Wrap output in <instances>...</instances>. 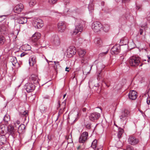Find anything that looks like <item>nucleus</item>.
<instances>
[{"instance_id": "nucleus-1", "label": "nucleus", "mask_w": 150, "mask_h": 150, "mask_svg": "<svg viewBox=\"0 0 150 150\" xmlns=\"http://www.w3.org/2000/svg\"><path fill=\"white\" fill-rule=\"evenodd\" d=\"M86 22L82 20H77L76 21V24L77 25H76V28L73 32H71V35H73L79 34L82 31V27L84 26Z\"/></svg>"}, {"instance_id": "nucleus-2", "label": "nucleus", "mask_w": 150, "mask_h": 150, "mask_svg": "<svg viewBox=\"0 0 150 150\" xmlns=\"http://www.w3.org/2000/svg\"><path fill=\"white\" fill-rule=\"evenodd\" d=\"M103 27L101 23L98 21L94 22L92 24V29L95 32L98 33L100 31Z\"/></svg>"}, {"instance_id": "nucleus-3", "label": "nucleus", "mask_w": 150, "mask_h": 150, "mask_svg": "<svg viewBox=\"0 0 150 150\" xmlns=\"http://www.w3.org/2000/svg\"><path fill=\"white\" fill-rule=\"evenodd\" d=\"M140 62L139 57L133 56L130 57L129 60L130 65L132 66H136L138 65Z\"/></svg>"}, {"instance_id": "nucleus-4", "label": "nucleus", "mask_w": 150, "mask_h": 150, "mask_svg": "<svg viewBox=\"0 0 150 150\" xmlns=\"http://www.w3.org/2000/svg\"><path fill=\"white\" fill-rule=\"evenodd\" d=\"M120 45L117 44L112 47L111 50V52L112 55L117 54L120 53Z\"/></svg>"}, {"instance_id": "nucleus-5", "label": "nucleus", "mask_w": 150, "mask_h": 150, "mask_svg": "<svg viewBox=\"0 0 150 150\" xmlns=\"http://www.w3.org/2000/svg\"><path fill=\"white\" fill-rule=\"evenodd\" d=\"M24 88L28 93L33 91L35 88V86L31 83H26L24 86Z\"/></svg>"}, {"instance_id": "nucleus-6", "label": "nucleus", "mask_w": 150, "mask_h": 150, "mask_svg": "<svg viewBox=\"0 0 150 150\" xmlns=\"http://www.w3.org/2000/svg\"><path fill=\"white\" fill-rule=\"evenodd\" d=\"M88 137V133L86 132L82 133L79 138V142L81 143H84L87 139Z\"/></svg>"}, {"instance_id": "nucleus-7", "label": "nucleus", "mask_w": 150, "mask_h": 150, "mask_svg": "<svg viewBox=\"0 0 150 150\" xmlns=\"http://www.w3.org/2000/svg\"><path fill=\"white\" fill-rule=\"evenodd\" d=\"M67 27V24L64 21H60L58 24V29L60 32L64 31Z\"/></svg>"}, {"instance_id": "nucleus-8", "label": "nucleus", "mask_w": 150, "mask_h": 150, "mask_svg": "<svg viewBox=\"0 0 150 150\" xmlns=\"http://www.w3.org/2000/svg\"><path fill=\"white\" fill-rule=\"evenodd\" d=\"M100 116V113L95 112L91 113L89 116V118L91 121H94L98 120Z\"/></svg>"}, {"instance_id": "nucleus-9", "label": "nucleus", "mask_w": 150, "mask_h": 150, "mask_svg": "<svg viewBox=\"0 0 150 150\" xmlns=\"http://www.w3.org/2000/svg\"><path fill=\"white\" fill-rule=\"evenodd\" d=\"M16 129L14 128L13 126L10 125L8 126H7L6 134L8 133L13 136L15 134Z\"/></svg>"}, {"instance_id": "nucleus-10", "label": "nucleus", "mask_w": 150, "mask_h": 150, "mask_svg": "<svg viewBox=\"0 0 150 150\" xmlns=\"http://www.w3.org/2000/svg\"><path fill=\"white\" fill-rule=\"evenodd\" d=\"M128 140L129 143L132 145L136 144L139 142V140L138 139L131 136L129 137Z\"/></svg>"}, {"instance_id": "nucleus-11", "label": "nucleus", "mask_w": 150, "mask_h": 150, "mask_svg": "<svg viewBox=\"0 0 150 150\" xmlns=\"http://www.w3.org/2000/svg\"><path fill=\"white\" fill-rule=\"evenodd\" d=\"M69 48L67 51V56L69 58L72 57L76 53V50L74 47Z\"/></svg>"}, {"instance_id": "nucleus-12", "label": "nucleus", "mask_w": 150, "mask_h": 150, "mask_svg": "<svg viewBox=\"0 0 150 150\" xmlns=\"http://www.w3.org/2000/svg\"><path fill=\"white\" fill-rule=\"evenodd\" d=\"M0 33L2 35L1 38H4V35L8 36V29L5 26L3 25L0 27Z\"/></svg>"}, {"instance_id": "nucleus-13", "label": "nucleus", "mask_w": 150, "mask_h": 150, "mask_svg": "<svg viewBox=\"0 0 150 150\" xmlns=\"http://www.w3.org/2000/svg\"><path fill=\"white\" fill-rule=\"evenodd\" d=\"M130 112L127 110L125 109L122 112L121 115L120 116V119L124 120L126 119V117L130 115Z\"/></svg>"}, {"instance_id": "nucleus-14", "label": "nucleus", "mask_w": 150, "mask_h": 150, "mask_svg": "<svg viewBox=\"0 0 150 150\" xmlns=\"http://www.w3.org/2000/svg\"><path fill=\"white\" fill-rule=\"evenodd\" d=\"M23 4H20L16 5L14 8V12L19 13L23 10Z\"/></svg>"}, {"instance_id": "nucleus-15", "label": "nucleus", "mask_w": 150, "mask_h": 150, "mask_svg": "<svg viewBox=\"0 0 150 150\" xmlns=\"http://www.w3.org/2000/svg\"><path fill=\"white\" fill-rule=\"evenodd\" d=\"M30 80L33 82L34 83L37 84L38 83L39 79L38 75L32 74L30 77Z\"/></svg>"}, {"instance_id": "nucleus-16", "label": "nucleus", "mask_w": 150, "mask_h": 150, "mask_svg": "<svg viewBox=\"0 0 150 150\" xmlns=\"http://www.w3.org/2000/svg\"><path fill=\"white\" fill-rule=\"evenodd\" d=\"M137 93L134 90L130 91L128 95L129 98L132 100H135L137 97Z\"/></svg>"}, {"instance_id": "nucleus-17", "label": "nucleus", "mask_w": 150, "mask_h": 150, "mask_svg": "<svg viewBox=\"0 0 150 150\" xmlns=\"http://www.w3.org/2000/svg\"><path fill=\"white\" fill-rule=\"evenodd\" d=\"M19 31L18 30L14 29V30L11 32L10 33L8 34V38L13 37V38H17V36L18 34Z\"/></svg>"}, {"instance_id": "nucleus-18", "label": "nucleus", "mask_w": 150, "mask_h": 150, "mask_svg": "<svg viewBox=\"0 0 150 150\" xmlns=\"http://www.w3.org/2000/svg\"><path fill=\"white\" fill-rule=\"evenodd\" d=\"M35 24H36L38 28H40L43 26V21L40 18H38L35 21Z\"/></svg>"}, {"instance_id": "nucleus-19", "label": "nucleus", "mask_w": 150, "mask_h": 150, "mask_svg": "<svg viewBox=\"0 0 150 150\" xmlns=\"http://www.w3.org/2000/svg\"><path fill=\"white\" fill-rule=\"evenodd\" d=\"M36 57L35 56H33L30 57L29 60V64L30 66H33L36 63Z\"/></svg>"}, {"instance_id": "nucleus-20", "label": "nucleus", "mask_w": 150, "mask_h": 150, "mask_svg": "<svg viewBox=\"0 0 150 150\" xmlns=\"http://www.w3.org/2000/svg\"><path fill=\"white\" fill-rule=\"evenodd\" d=\"M25 127L23 124H21L18 127V132L19 133H22L25 132Z\"/></svg>"}, {"instance_id": "nucleus-21", "label": "nucleus", "mask_w": 150, "mask_h": 150, "mask_svg": "<svg viewBox=\"0 0 150 150\" xmlns=\"http://www.w3.org/2000/svg\"><path fill=\"white\" fill-rule=\"evenodd\" d=\"M7 126L4 125H0V134H6Z\"/></svg>"}, {"instance_id": "nucleus-22", "label": "nucleus", "mask_w": 150, "mask_h": 150, "mask_svg": "<svg viewBox=\"0 0 150 150\" xmlns=\"http://www.w3.org/2000/svg\"><path fill=\"white\" fill-rule=\"evenodd\" d=\"M6 138L4 135L0 136V144L2 145L6 143Z\"/></svg>"}, {"instance_id": "nucleus-23", "label": "nucleus", "mask_w": 150, "mask_h": 150, "mask_svg": "<svg viewBox=\"0 0 150 150\" xmlns=\"http://www.w3.org/2000/svg\"><path fill=\"white\" fill-rule=\"evenodd\" d=\"M3 121L5 125L8 123V122L10 121V117L8 114H6L4 116Z\"/></svg>"}, {"instance_id": "nucleus-24", "label": "nucleus", "mask_w": 150, "mask_h": 150, "mask_svg": "<svg viewBox=\"0 0 150 150\" xmlns=\"http://www.w3.org/2000/svg\"><path fill=\"white\" fill-rule=\"evenodd\" d=\"M129 40L128 38H122L120 40V44L121 45H126L128 43Z\"/></svg>"}, {"instance_id": "nucleus-25", "label": "nucleus", "mask_w": 150, "mask_h": 150, "mask_svg": "<svg viewBox=\"0 0 150 150\" xmlns=\"http://www.w3.org/2000/svg\"><path fill=\"white\" fill-rule=\"evenodd\" d=\"M20 115H21V117H23L25 120L27 116L28 115V111L27 110H25L22 113H20Z\"/></svg>"}, {"instance_id": "nucleus-26", "label": "nucleus", "mask_w": 150, "mask_h": 150, "mask_svg": "<svg viewBox=\"0 0 150 150\" xmlns=\"http://www.w3.org/2000/svg\"><path fill=\"white\" fill-rule=\"evenodd\" d=\"M94 40L95 43L98 46L101 45L102 44V41L100 38H95Z\"/></svg>"}, {"instance_id": "nucleus-27", "label": "nucleus", "mask_w": 150, "mask_h": 150, "mask_svg": "<svg viewBox=\"0 0 150 150\" xmlns=\"http://www.w3.org/2000/svg\"><path fill=\"white\" fill-rule=\"evenodd\" d=\"M124 132L123 129L119 127L118 128V131L117 134V136L118 138L120 139L121 137V136Z\"/></svg>"}, {"instance_id": "nucleus-28", "label": "nucleus", "mask_w": 150, "mask_h": 150, "mask_svg": "<svg viewBox=\"0 0 150 150\" xmlns=\"http://www.w3.org/2000/svg\"><path fill=\"white\" fill-rule=\"evenodd\" d=\"M79 56L82 57L86 54V52L85 50L81 49L79 50Z\"/></svg>"}, {"instance_id": "nucleus-29", "label": "nucleus", "mask_w": 150, "mask_h": 150, "mask_svg": "<svg viewBox=\"0 0 150 150\" xmlns=\"http://www.w3.org/2000/svg\"><path fill=\"white\" fill-rule=\"evenodd\" d=\"M27 22V19L25 18H21L18 21V23L19 24H24Z\"/></svg>"}, {"instance_id": "nucleus-30", "label": "nucleus", "mask_w": 150, "mask_h": 150, "mask_svg": "<svg viewBox=\"0 0 150 150\" xmlns=\"http://www.w3.org/2000/svg\"><path fill=\"white\" fill-rule=\"evenodd\" d=\"M103 29L105 32H108L110 29V26L108 24H105L103 26Z\"/></svg>"}, {"instance_id": "nucleus-31", "label": "nucleus", "mask_w": 150, "mask_h": 150, "mask_svg": "<svg viewBox=\"0 0 150 150\" xmlns=\"http://www.w3.org/2000/svg\"><path fill=\"white\" fill-rule=\"evenodd\" d=\"M85 148V145L84 143L80 144L77 147V150H84Z\"/></svg>"}, {"instance_id": "nucleus-32", "label": "nucleus", "mask_w": 150, "mask_h": 150, "mask_svg": "<svg viewBox=\"0 0 150 150\" xmlns=\"http://www.w3.org/2000/svg\"><path fill=\"white\" fill-rule=\"evenodd\" d=\"M97 141L96 139L94 140L92 142L91 147L93 149L96 148L97 147Z\"/></svg>"}, {"instance_id": "nucleus-33", "label": "nucleus", "mask_w": 150, "mask_h": 150, "mask_svg": "<svg viewBox=\"0 0 150 150\" xmlns=\"http://www.w3.org/2000/svg\"><path fill=\"white\" fill-rule=\"evenodd\" d=\"M65 100H65L64 102H63L62 103L63 104V105H64V107L61 109H60L59 110V113L60 114H62L63 112L64 109H65V105H66V101H65Z\"/></svg>"}, {"instance_id": "nucleus-34", "label": "nucleus", "mask_w": 150, "mask_h": 150, "mask_svg": "<svg viewBox=\"0 0 150 150\" xmlns=\"http://www.w3.org/2000/svg\"><path fill=\"white\" fill-rule=\"evenodd\" d=\"M12 62L13 66H15L16 64L17 63V61L15 57H13L11 59Z\"/></svg>"}, {"instance_id": "nucleus-35", "label": "nucleus", "mask_w": 150, "mask_h": 150, "mask_svg": "<svg viewBox=\"0 0 150 150\" xmlns=\"http://www.w3.org/2000/svg\"><path fill=\"white\" fill-rule=\"evenodd\" d=\"M41 35V34L40 33L36 32L32 35V36L31 38H34L35 37V38H39L40 37Z\"/></svg>"}, {"instance_id": "nucleus-36", "label": "nucleus", "mask_w": 150, "mask_h": 150, "mask_svg": "<svg viewBox=\"0 0 150 150\" xmlns=\"http://www.w3.org/2000/svg\"><path fill=\"white\" fill-rule=\"evenodd\" d=\"M38 38H32L31 40L33 43H34V45H37V42L38 40Z\"/></svg>"}, {"instance_id": "nucleus-37", "label": "nucleus", "mask_w": 150, "mask_h": 150, "mask_svg": "<svg viewBox=\"0 0 150 150\" xmlns=\"http://www.w3.org/2000/svg\"><path fill=\"white\" fill-rule=\"evenodd\" d=\"M36 2L35 0H30L29 2V4L30 6H32L35 4Z\"/></svg>"}, {"instance_id": "nucleus-38", "label": "nucleus", "mask_w": 150, "mask_h": 150, "mask_svg": "<svg viewBox=\"0 0 150 150\" xmlns=\"http://www.w3.org/2000/svg\"><path fill=\"white\" fill-rule=\"evenodd\" d=\"M88 9L89 11L91 12H92V11L93 10V5L92 4H89Z\"/></svg>"}, {"instance_id": "nucleus-39", "label": "nucleus", "mask_w": 150, "mask_h": 150, "mask_svg": "<svg viewBox=\"0 0 150 150\" xmlns=\"http://www.w3.org/2000/svg\"><path fill=\"white\" fill-rule=\"evenodd\" d=\"M108 50H109L108 49H107V51L106 52H102L101 53H100L99 54V56L102 57L103 56H104V55H106V54H107V53L108 51Z\"/></svg>"}, {"instance_id": "nucleus-40", "label": "nucleus", "mask_w": 150, "mask_h": 150, "mask_svg": "<svg viewBox=\"0 0 150 150\" xmlns=\"http://www.w3.org/2000/svg\"><path fill=\"white\" fill-rule=\"evenodd\" d=\"M24 47H26L27 48L25 50V51L26 50H30L31 47L30 46L28 45H25L24 46Z\"/></svg>"}, {"instance_id": "nucleus-41", "label": "nucleus", "mask_w": 150, "mask_h": 150, "mask_svg": "<svg viewBox=\"0 0 150 150\" xmlns=\"http://www.w3.org/2000/svg\"><path fill=\"white\" fill-rule=\"evenodd\" d=\"M58 0H49V2L50 4H52L56 3Z\"/></svg>"}, {"instance_id": "nucleus-42", "label": "nucleus", "mask_w": 150, "mask_h": 150, "mask_svg": "<svg viewBox=\"0 0 150 150\" xmlns=\"http://www.w3.org/2000/svg\"><path fill=\"white\" fill-rule=\"evenodd\" d=\"M126 150H133L132 146L130 145H128L126 147Z\"/></svg>"}, {"instance_id": "nucleus-43", "label": "nucleus", "mask_w": 150, "mask_h": 150, "mask_svg": "<svg viewBox=\"0 0 150 150\" xmlns=\"http://www.w3.org/2000/svg\"><path fill=\"white\" fill-rule=\"evenodd\" d=\"M40 110L42 112H44L45 110V108L43 106H41L40 107Z\"/></svg>"}, {"instance_id": "nucleus-44", "label": "nucleus", "mask_w": 150, "mask_h": 150, "mask_svg": "<svg viewBox=\"0 0 150 150\" xmlns=\"http://www.w3.org/2000/svg\"><path fill=\"white\" fill-rule=\"evenodd\" d=\"M87 61L85 60L84 57H82L81 60V63L85 64V63Z\"/></svg>"}, {"instance_id": "nucleus-45", "label": "nucleus", "mask_w": 150, "mask_h": 150, "mask_svg": "<svg viewBox=\"0 0 150 150\" xmlns=\"http://www.w3.org/2000/svg\"><path fill=\"white\" fill-rule=\"evenodd\" d=\"M91 124H88L86 125V127L88 129H89L91 128Z\"/></svg>"}, {"instance_id": "nucleus-46", "label": "nucleus", "mask_w": 150, "mask_h": 150, "mask_svg": "<svg viewBox=\"0 0 150 150\" xmlns=\"http://www.w3.org/2000/svg\"><path fill=\"white\" fill-rule=\"evenodd\" d=\"M5 41V40L4 39H3V38H0V44H3Z\"/></svg>"}, {"instance_id": "nucleus-47", "label": "nucleus", "mask_w": 150, "mask_h": 150, "mask_svg": "<svg viewBox=\"0 0 150 150\" xmlns=\"http://www.w3.org/2000/svg\"><path fill=\"white\" fill-rule=\"evenodd\" d=\"M95 150H103L102 146H100V147H99L97 146Z\"/></svg>"}, {"instance_id": "nucleus-48", "label": "nucleus", "mask_w": 150, "mask_h": 150, "mask_svg": "<svg viewBox=\"0 0 150 150\" xmlns=\"http://www.w3.org/2000/svg\"><path fill=\"white\" fill-rule=\"evenodd\" d=\"M27 54V53L25 52H23L21 54L20 56L21 57H22L24 56L25 55Z\"/></svg>"}, {"instance_id": "nucleus-49", "label": "nucleus", "mask_w": 150, "mask_h": 150, "mask_svg": "<svg viewBox=\"0 0 150 150\" xmlns=\"http://www.w3.org/2000/svg\"><path fill=\"white\" fill-rule=\"evenodd\" d=\"M18 126H19L17 125L16 124V123H14V125L13 126V127L14 128H18Z\"/></svg>"}, {"instance_id": "nucleus-50", "label": "nucleus", "mask_w": 150, "mask_h": 150, "mask_svg": "<svg viewBox=\"0 0 150 150\" xmlns=\"http://www.w3.org/2000/svg\"><path fill=\"white\" fill-rule=\"evenodd\" d=\"M147 103L149 105L150 103V97L148 98L147 99Z\"/></svg>"}, {"instance_id": "nucleus-51", "label": "nucleus", "mask_w": 150, "mask_h": 150, "mask_svg": "<svg viewBox=\"0 0 150 150\" xmlns=\"http://www.w3.org/2000/svg\"><path fill=\"white\" fill-rule=\"evenodd\" d=\"M91 68L89 70V71H85V69H84L83 70V73H84V72L85 73H87V74H88L89 73V72L90 71H91Z\"/></svg>"}, {"instance_id": "nucleus-52", "label": "nucleus", "mask_w": 150, "mask_h": 150, "mask_svg": "<svg viewBox=\"0 0 150 150\" xmlns=\"http://www.w3.org/2000/svg\"><path fill=\"white\" fill-rule=\"evenodd\" d=\"M15 123H16V124L18 126L20 124V121L18 120H17L16 122Z\"/></svg>"}, {"instance_id": "nucleus-53", "label": "nucleus", "mask_w": 150, "mask_h": 150, "mask_svg": "<svg viewBox=\"0 0 150 150\" xmlns=\"http://www.w3.org/2000/svg\"><path fill=\"white\" fill-rule=\"evenodd\" d=\"M143 31V30H142L141 29H140L139 33H140V35H141L142 34Z\"/></svg>"}, {"instance_id": "nucleus-54", "label": "nucleus", "mask_w": 150, "mask_h": 150, "mask_svg": "<svg viewBox=\"0 0 150 150\" xmlns=\"http://www.w3.org/2000/svg\"><path fill=\"white\" fill-rule=\"evenodd\" d=\"M105 84H106V86H107L108 87H109L110 86V84L108 82L106 83H105Z\"/></svg>"}, {"instance_id": "nucleus-55", "label": "nucleus", "mask_w": 150, "mask_h": 150, "mask_svg": "<svg viewBox=\"0 0 150 150\" xmlns=\"http://www.w3.org/2000/svg\"><path fill=\"white\" fill-rule=\"evenodd\" d=\"M82 110L83 112H85L86 110V108H84L82 109Z\"/></svg>"}, {"instance_id": "nucleus-56", "label": "nucleus", "mask_w": 150, "mask_h": 150, "mask_svg": "<svg viewBox=\"0 0 150 150\" xmlns=\"http://www.w3.org/2000/svg\"><path fill=\"white\" fill-rule=\"evenodd\" d=\"M130 0H123V2H124V3H126L128 2Z\"/></svg>"}, {"instance_id": "nucleus-57", "label": "nucleus", "mask_w": 150, "mask_h": 150, "mask_svg": "<svg viewBox=\"0 0 150 150\" xmlns=\"http://www.w3.org/2000/svg\"><path fill=\"white\" fill-rule=\"evenodd\" d=\"M148 62H150V55H148Z\"/></svg>"}, {"instance_id": "nucleus-58", "label": "nucleus", "mask_w": 150, "mask_h": 150, "mask_svg": "<svg viewBox=\"0 0 150 150\" xmlns=\"http://www.w3.org/2000/svg\"><path fill=\"white\" fill-rule=\"evenodd\" d=\"M0 16V22H1L2 21H3V20L2 19H1V18H2V17L3 16Z\"/></svg>"}, {"instance_id": "nucleus-59", "label": "nucleus", "mask_w": 150, "mask_h": 150, "mask_svg": "<svg viewBox=\"0 0 150 150\" xmlns=\"http://www.w3.org/2000/svg\"><path fill=\"white\" fill-rule=\"evenodd\" d=\"M69 69V67H67L65 69V71L69 72V70H67V69Z\"/></svg>"}, {"instance_id": "nucleus-60", "label": "nucleus", "mask_w": 150, "mask_h": 150, "mask_svg": "<svg viewBox=\"0 0 150 150\" xmlns=\"http://www.w3.org/2000/svg\"><path fill=\"white\" fill-rule=\"evenodd\" d=\"M140 8V7L139 6H137V7H136L137 9L139 10V9Z\"/></svg>"}, {"instance_id": "nucleus-61", "label": "nucleus", "mask_w": 150, "mask_h": 150, "mask_svg": "<svg viewBox=\"0 0 150 150\" xmlns=\"http://www.w3.org/2000/svg\"><path fill=\"white\" fill-rule=\"evenodd\" d=\"M60 43V41H59V40L58 39V40L57 43V45H59V44Z\"/></svg>"}, {"instance_id": "nucleus-62", "label": "nucleus", "mask_w": 150, "mask_h": 150, "mask_svg": "<svg viewBox=\"0 0 150 150\" xmlns=\"http://www.w3.org/2000/svg\"><path fill=\"white\" fill-rule=\"evenodd\" d=\"M147 19L148 21H150V16L147 18Z\"/></svg>"}, {"instance_id": "nucleus-63", "label": "nucleus", "mask_w": 150, "mask_h": 150, "mask_svg": "<svg viewBox=\"0 0 150 150\" xmlns=\"http://www.w3.org/2000/svg\"><path fill=\"white\" fill-rule=\"evenodd\" d=\"M101 72V71H100V73H98V77H99H99H100V74Z\"/></svg>"}, {"instance_id": "nucleus-64", "label": "nucleus", "mask_w": 150, "mask_h": 150, "mask_svg": "<svg viewBox=\"0 0 150 150\" xmlns=\"http://www.w3.org/2000/svg\"><path fill=\"white\" fill-rule=\"evenodd\" d=\"M95 86L96 87H98L99 86V85L98 84L95 85Z\"/></svg>"}]
</instances>
